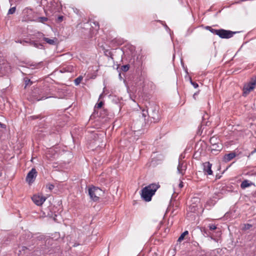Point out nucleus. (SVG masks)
I'll use <instances>...</instances> for the list:
<instances>
[{"label":"nucleus","instance_id":"25","mask_svg":"<svg viewBox=\"0 0 256 256\" xmlns=\"http://www.w3.org/2000/svg\"><path fill=\"white\" fill-rule=\"evenodd\" d=\"M252 227V224H244L242 229L244 230H250Z\"/></svg>","mask_w":256,"mask_h":256},{"label":"nucleus","instance_id":"32","mask_svg":"<svg viewBox=\"0 0 256 256\" xmlns=\"http://www.w3.org/2000/svg\"><path fill=\"white\" fill-rule=\"evenodd\" d=\"M47 188L50 190H52L54 188V186L52 184H49L47 186Z\"/></svg>","mask_w":256,"mask_h":256},{"label":"nucleus","instance_id":"12","mask_svg":"<svg viewBox=\"0 0 256 256\" xmlns=\"http://www.w3.org/2000/svg\"><path fill=\"white\" fill-rule=\"evenodd\" d=\"M18 248V254L19 256H23L24 254L28 253L32 250V248L30 246H28V247L26 246H19Z\"/></svg>","mask_w":256,"mask_h":256},{"label":"nucleus","instance_id":"2","mask_svg":"<svg viewBox=\"0 0 256 256\" xmlns=\"http://www.w3.org/2000/svg\"><path fill=\"white\" fill-rule=\"evenodd\" d=\"M103 194V191L98 187L93 186L88 188V194L90 198L94 201H98Z\"/></svg>","mask_w":256,"mask_h":256},{"label":"nucleus","instance_id":"11","mask_svg":"<svg viewBox=\"0 0 256 256\" xmlns=\"http://www.w3.org/2000/svg\"><path fill=\"white\" fill-rule=\"evenodd\" d=\"M212 164L208 162H206L203 164V170L204 174L208 175H212Z\"/></svg>","mask_w":256,"mask_h":256},{"label":"nucleus","instance_id":"27","mask_svg":"<svg viewBox=\"0 0 256 256\" xmlns=\"http://www.w3.org/2000/svg\"><path fill=\"white\" fill-rule=\"evenodd\" d=\"M25 82V86H30L32 84V82L30 81V79L26 78L24 80Z\"/></svg>","mask_w":256,"mask_h":256},{"label":"nucleus","instance_id":"10","mask_svg":"<svg viewBox=\"0 0 256 256\" xmlns=\"http://www.w3.org/2000/svg\"><path fill=\"white\" fill-rule=\"evenodd\" d=\"M186 170V164L184 161H180L177 167V172L182 176L184 175Z\"/></svg>","mask_w":256,"mask_h":256},{"label":"nucleus","instance_id":"35","mask_svg":"<svg viewBox=\"0 0 256 256\" xmlns=\"http://www.w3.org/2000/svg\"><path fill=\"white\" fill-rule=\"evenodd\" d=\"M178 186L180 188H182L184 186L183 182H180V183L178 184Z\"/></svg>","mask_w":256,"mask_h":256},{"label":"nucleus","instance_id":"1","mask_svg":"<svg viewBox=\"0 0 256 256\" xmlns=\"http://www.w3.org/2000/svg\"><path fill=\"white\" fill-rule=\"evenodd\" d=\"M160 186L158 184H152L144 187L142 190V198L146 202L150 201L152 197Z\"/></svg>","mask_w":256,"mask_h":256},{"label":"nucleus","instance_id":"22","mask_svg":"<svg viewBox=\"0 0 256 256\" xmlns=\"http://www.w3.org/2000/svg\"><path fill=\"white\" fill-rule=\"evenodd\" d=\"M16 10V8L15 6L11 8H10L9 9L8 14H12L15 12Z\"/></svg>","mask_w":256,"mask_h":256},{"label":"nucleus","instance_id":"14","mask_svg":"<svg viewBox=\"0 0 256 256\" xmlns=\"http://www.w3.org/2000/svg\"><path fill=\"white\" fill-rule=\"evenodd\" d=\"M236 156V154L233 152L226 154L224 156V161L226 162H228L233 159Z\"/></svg>","mask_w":256,"mask_h":256},{"label":"nucleus","instance_id":"42","mask_svg":"<svg viewBox=\"0 0 256 256\" xmlns=\"http://www.w3.org/2000/svg\"><path fill=\"white\" fill-rule=\"evenodd\" d=\"M170 35L171 38H172V34H170Z\"/></svg>","mask_w":256,"mask_h":256},{"label":"nucleus","instance_id":"4","mask_svg":"<svg viewBox=\"0 0 256 256\" xmlns=\"http://www.w3.org/2000/svg\"><path fill=\"white\" fill-rule=\"evenodd\" d=\"M256 85V79L254 78L248 82L247 84L245 85L243 88L244 94L246 96L249 92L252 91L255 87Z\"/></svg>","mask_w":256,"mask_h":256},{"label":"nucleus","instance_id":"33","mask_svg":"<svg viewBox=\"0 0 256 256\" xmlns=\"http://www.w3.org/2000/svg\"><path fill=\"white\" fill-rule=\"evenodd\" d=\"M184 158V155L183 154H181L178 158V162L180 161H183L182 160Z\"/></svg>","mask_w":256,"mask_h":256},{"label":"nucleus","instance_id":"37","mask_svg":"<svg viewBox=\"0 0 256 256\" xmlns=\"http://www.w3.org/2000/svg\"><path fill=\"white\" fill-rule=\"evenodd\" d=\"M0 128H6V126L4 124H2L0 122Z\"/></svg>","mask_w":256,"mask_h":256},{"label":"nucleus","instance_id":"9","mask_svg":"<svg viewBox=\"0 0 256 256\" xmlns=\"http://www.w3.org/2000/svg\"><path fill=\"white\" fill-rule=\"evenodd\" d=\"M148 117L151 118L152 122H156L159 120L160 117L156 107L152 109V111L149 113Z\"/></svg>","mask_w":256,"mask_h":256},{"label":"nucleus","instance_id":"23","mask_svg":"<svg viewBox=\"0 0 256 256\" xmlns=\"http://www.w3.org/2000/svg\"><path fill=\"white\" fill-rule=\"evenodd\" d=\"M48 20V18L46 17H40L38 18V22L44 23Z\"/></svg>","mask_w":256,"mask_h":256},{"label":"nucleus","instance_id":"20","mask_svg":"<svg viewBox=\"0 0 256 256\" xmlns=\"http://www.w3.org/2000/svg\"><path fill=\"white\" fill-rule=\"evenodd\" d=\"M32 10L31 8H26L23 10L22 13L24 14H32Z\"/></svg>","mask_w":256,"mask_h":256},{"label":"nucleus","instance_id":"5","mask_svg":"<svg viewBox=\"0 0 256 256\" xmlns=\"http://www.w3.org/2000/svg\"><path fill=\"white\" fill-rule=\"evenodd\" d=\"M256 85V79L254 78L248 82L247 84L245 85L243 88L244 94L246 96L249 92L252 91L255 87Z\"/></svg>","mask_w":256,"mask_h":256},{"label":"nucleus","instance_id":"36","mask_svg":"<svg viewBox=\"0 0 256 256\" xmlns=\"http://www.w3.org/2000/svg\"><path fill=\"white\" fill-rule=\"evenodd\" d=\"M62 20H63V16H60L58 17V21L61 22V21Z\"/></svg>","mask_w":256,"mask_h":256},{"label":"nucleus","instance_id":"34","mask_svg":"<svg viewBox=\"0 0 256 256\" xmlns=\"http://www.w3.org/2000/svg\"><path fill=\"white\" fill-rule=\"evenodd\" d=\"M92 24H94V25L96 26V27H98V28L97 29H98L99 28V25H98V23L96 22H92Z\"/></svg>","mask_w":256,"mask_h":256},{"label":"nucleus","instance_id":"6","mask_svg":"<svg viewBox=\"0 0 256 256\" xmlns=\"http://www.w3.org/2000/svg\"><path fill=\"white\" fill-rule=\"evenodd\" d=\"M37 176V172L34 168H32L28 174L26 176V181L29 184H32Z\"/></svg>","mask_w":256,"mask_h":256},{"label":"nucleus","instance_id":"39","mask_svg":"<svg viewBox=\"0 0 256 256\" xmlns=\"http://www.w3.org/2000/svg\"><path fill=\"white\" fill-rule=\"evenodd\" d=\"M164 27H165L166 29L167 30L170 31V29L169 28H168L166 25H165V26H164Z\"/></svg>","mask_w":256,"mask_h":256},{"label":"nucleus","instance_id":"18","mask_svg":"<svg viewBox=\"0 0 256 256\" xmlns=\"http://www.w3.org/2000/svg\"><path fill=\"white\" fill-rule=\"evenodd\" d=\"M188 234V231H185L183 233H182L181 234V235L178 238V242H181L182 240H184V237L187 235Z\"/></svg>","mask_w":256,"mask_h":256},{"label":"nucleus","instance_id":"40","mask_svg":"<svg viewBox=\"0 0 256 256\" xmlns=\"http://www.w3.org/2000/svg\"><path fill=\"white\" fill-rule=\"evenodd\" d=\"M256 152V149H255V150H254L252 152V153H254V152Z\"/></svg>","mask_w":256,"mask_h":256},{"label":"nucleus","instance_id":"15","mask_svg":"<svg viewBox=\"0 0 256 256\" xmlns=\"http://www.w3.org/2000/svg\"><path fill=\"white\" fill-rule=\"evenodd\" d=\"M214 140L213 138H212L210 140V143L212 144V151H220L222 150V146L220 144H212V141Z\"/></svg>","mask_w":256,"mask_h":256},{"label":"nucleus","instance_id":"30","mask_svg":"<svg viewBox=\"0 0 256 256\" xmlns=\"http://www.w3.org/2000/svg\"><path fill=\"white\" fill-rule=\"evenodd\" d=\"M104 104V103L102 102H98V104H96V107L97 108H101L102 106V105Z\"/></svg>","mask_w":256,"mask_h":256},{"label":"nucleus","instance_id":"38","mask_svg":"<svg viewBox=\"0 0 256 256\" xmlns=\"http://www.w3.org/2000/svg\"><path fill=\"white\" fill-rule=\"evenodd\" d=\"M212 28L210 26H206V29L207 30H208L209 31H210V30Z\"/></svg>","mask_w":256,"mask_h":256},{"label":"nucleus","instance_id":"7","mask_svg":"<svg viewBox=\"0 0 256 256\" xmlns=\"http://www.w3.org/2000/svg\"><path fill=\"white\" fill-rule=\"evenodd\" d=\"M33 202L37 206H42L46 201V198L42 194H34L32 198Z\"/></svg>","mask_w":256,"mask_h":256},{"label":"nucleus","instance_id":"3","mask_svg":"<svg viewBox=\"0 0 256 256\" xmlns=\"http://www.w3.org/2000/svg\"><path fill=\"white\" fill-rule=\"evenodd\" d=\"M256 85V79L254 78L248 82L247 84L245 85L243 88L244 94L246 96L249 92L252 91L255 87Z\"/></svg>","mask_w":256,"mask_h":256},{"label":"nucleus","instance_id":"13","mask_svg":"<svg viewBox=\"0 0 256 256\" xmlns=\"http://www.w3.org/2000/svg\"><path fill=\"white\" fill-rule=\"evenodd\" d=\"M38 36L40 37H43V40L48 44L50 45H56V44L57 38H54V39H50L44 36L42 33H39Z\"/></svg>","mask_w":256,"mask_h":256},{"label":"nucleus","instance_id":"28","mask_svg":"<svg viewBox=\"0 0 256 256\" xmlns=\"http://www.w3.org/2000/svg\"><path fill=\"white\" fill-rule=\"evenodd\" d=\"M208 227L210 230H214L216 228V226L213 224H210Z\"/></svg>","mask_w":256,"mask_h":256},{"label":"nucleus","instance_id":"21","mask_svg":"<svg viewBox=\"0 0 256 256\" xmlns=\"http://www.w3.org/2000/svg\"><path fill=\"white\" fill-rule=\"evenodd\" d=\"M142 116L144 118V120H146V118L147 116H148L149 113L148 112V110H142Z\"/></svg>","mask_w":256,"mask_h":256},{"label":"nucleus","instance_id":"19","mask_svg":"<svg viewBox=\"0 0 256 256\" xmlns=\"http://www.w3.org/2000/svg\"><path fill=\"white\" fill-rule=\"evenodd\" d=\"M82 80V77L81 76H78L74 80V84L76 86L78 85Z\"/></svg>","mask_w":256,"mask_h":256},{"label":"nucleus","instance_id":"31","mask_svg":"<svg viewBox=\"0 0 256 256\" xmlns=\"http://www.w3.org/2000/svg\"><path fill=\"white\" fill-rule=\"evenodd\" d=\"M190 83L195 88H198V84L197 83L192 82V80H190Z\"/></svg>","mask_w":256,"mask_h":256},{"label":"nucleus","instance_id":"8","mask_svg":"<svg viewBox=\"0 0 256 256\" xmlns=\"http://www.w3.org/2000/svg\"><path fill=\"white\" fill-rule=\"evenodd\" d=\"M236 32H234L230 30L220 29L218 36L222 38H229L233 36Z\"/></svg>","mask_w":256,"mask_h":256},{"label":"nucleus","instance_id":"41","mask_svg":"<svg viewBox=\"0 0 256 256\" xmlns=\"http://www.w3.org/2000/svg\"><path fill=\"white\" fill-rule=\"evenodd\" d=\"M102 94H101L100 96V98H102Z\"/></svg>","mask_w":256,"mask_h":256},{"label":"nucleus","instance_id":"17","mask_svg":"<svg viewBox=\"0 0 256 256\" xmlns=\"http://www.w3.org/2000/svg\"><path fill=\"white\" fill-rule=\"evenodd\" d=\"M34 96L35 97V99L37 101L45 100V99H46L48 98L52 97L51 96H43L42 97H40V96Z\"/></svg>","mask_w":256,"mask_h":256},{"label":"nucleus","instance_id":"26","mask_svg":"<svg viewBox=\"0 0 256 256\" xmlns=\"http://www.w3.org/2000/svg\"><path fill=\"white\" fill-rule=\"evenodd\" d=\"M210 32L218 36V32H220V30H216V29L211 28L210 30Z\"/></svg>","mask_w":256,"mask_h":256},{"label":"nucleus","instance_id":"29","mask_svg":"<svg viewBox=\"0 0 256 256\" xmlns=\"http://www.w3.org/2000/svg\"><path fill=\"white\" fill-rule=\"evenodd\" d=\"M34 46L36 47V48H42L43 46L41 44H36V43H34Z\"/></svg>","mask_w":256,"mask_h":256},{"label":"nucleus","instance_id":"24","mask_svg":"<svg viewBox=\"0 0 256 256\" xmlns=\"http://www.w3.org/2000/svg\"><path fill=\"white\" fill-rule=\"evenodd\" d=\"M130 68V66L128 64L124 65L122 66V70L124 72H127Z\"/></svg>","mask_w":256,"mask_h":256},{"label":"nucleus","instance_id":"16","mask_svg":"<svg viewBox=\"0 0 256 256\" xmlns=\"http://www.w3.org/2000/svg\"><path fill=\"white\" fill-rule=\"evenodd\" d=\"M253 184V183L248 180H246L242 182L240 187L242 189H245Z\"/></svg>","mask_w":256,"mask_h":256}]
</instances>
